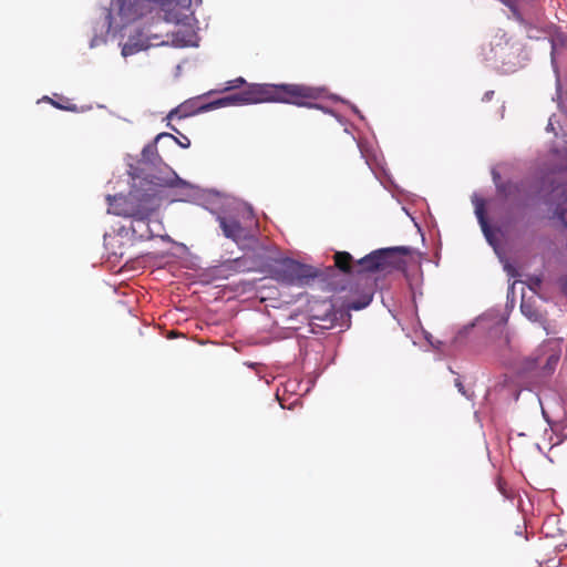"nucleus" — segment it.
<instances>
[{"instance_id": "nucleus-11", "label": "nucleus", "mask_w": 567, "mask_h": 567, "mask_svg": "<svg viewBox=\"0 0 567 567\" xmlns=\"http://www.w3.org/2000/svg\"><path fill=\"white\" fill-rule=\"evenodd\" d=\"M351 259H352V257L349 252L342 251V252L334 254L336 266L344 272L350 271Z\"/></svg>"}, {"instance_id": "nucleus-19", "label": "nucleus", "mask_w": 567, "mask_h": 567, "mask_svg": "<svg viewBox=\"0 0 567 567\" xmlns=\"http://www.w3.org/2000/svg\"><path fill=\"white\" fill-rule=\"evenodd\" d=\"M560 41H561L560 38H557L551 41V62L553 63H554L555 53L557 51L558 42H560Z\"/></svg>"}, {"instance_id": "nucleus-1", "label": "nucleus", "mask_w": 567, "mask_h": 567, "mask_svg": "<svg viewBox=\"0 0 567 567\" xmlns=\"http://www.w3.org/2000/svg\"><path fill=\"white\" fill-rule=\"evenodd\" d=\"M135 179V177H133ZM154 181L140 178L134 181L132 190L127 196H107V213L122 217L133 218L137 223L148 219L161 204L162 188L154 186Z\"/></svg>"}, {"instance_id": "nucleus-22", "label": "nucleus", "mask_w": 567, "mask_h": 567, "mask_svg": "<svg viewBox=\"0 0 567 567\" xmlns=\"http://www.w3.org/2000/svg\"><path fill=\"white\" fill-rule=\"evenodd\" d=\"M505 6L514 8L516 0H501Z\"/></svg>"}, {"instance_id": "nucleus-24", "label": "nucleus", "mask_w": 567, "mask_h": 567, "mask_svg": "<svg viewBox=\"0 0 567 567\" xmlns=\"http://www.w3.org/2000/svg\"><path fill=\"white\" fill-rule=\"evenodd\" d=\"M505 270L509 274V275H513L512 274V268L509 265H505Z\"/></svg>"}, {"instance_id": "nucleus-21", "label": "nucleus", "mask_w": 567, "mask_h": 567, "mask_svg": "<svg viewBox=\"0 0 567 567\" xmlns=\"http://www.w3.org/2000/svg\"><path fill=\"white\" fill-rule=\"evenodd\" d=\"M546 130H547L548 132H555L553 117H550V118H549V122H548V124H547Z\"/></svg>"}, {"instance_id": "nucleus-7", "label": "nucleus", "mask_w": 567, "mask_h": 567, "mask_svg": "<svg viewBox=\"0 0 567 567\" xmlns=\"http://www.w3.org/2000/svg\"><path fill=\"white\" fill-rule=\"evenodd\" d=\"M217 219L225 237L234 241L243 237L244 229L234 216H218Z\"/></svg>"}, {"instance_id": "nucleus-3", "label": "nucleus", "mask_w": 567, "mask_h": 567, "mask_svg": "<svg viewBox=\"0 0 567 567\" xmlns=\"http://www.w3.org/2000/svg\"><path fill=\"white\" fill-rule=\"evenodd\" d=\"M147 3L148 0H112L106 20L101 31H95L90 47L95 48L104 43L106 41L105 34L110 33L112 30L116 31L117 29H122L130 22L136 20L143 14Z\"/></svg>"}, {"instance_id": "nucleus-27", "label": "nucleus", "mask_w": 567, "mask_h": 567, "mask_svg": "<svg viewBox=\"0 0 567 567\" xmlns=\"http://www.w3.org/2000/svg\"><path fill=\"white\" fill-rule=\"evenodd\" d=\"M542 412H543L544 417H547V415H546V411H545L544 409H543V411H542Z\"/></svg>"}, {"instance_id": "nucleus-12", "label": "nucleus", "mask_w": 567, "mask_h": 567, "mask_svg": "<svg viewBox=\"0 0 567 567\" xmlns=\"http://www.w3.org/2000/svg\"><path fill=\"white\" fill-rule=\"evenodd\" d=\"M497 188L498 190L505 196V197H511V196H514L516 193L519 192V187L518 185L516 184H513V183H509L508 185L506 186H499L497 184Z\"/></svg>"}, {"instance_id": "nucleus-10", "label": "nucleus", "mask_w": 567, "mask_h": 567, "mask_svg": "<svg viewBox=\"0 0 567 567\" xmlns=\"http://www.w3.org/2000/svg\"><path fill=\"white\" fill-rule=\"evenodd\" d=\"M520 311L528 320L533 322H542L543 320V311L539 309L537 300L533 298H526L525 295L522 297Z\"/></svg>"}, {"instance_id": "nucleus-23", "label": "nucleus", "mask_w": 567, "mask_h": 567, "mask_svg": "<svg viewBox=\"0 0 567 567\" xmlns=\"http://www.w3.org/2000/svg\"><path fill=\"white\" fill-rule=\"evenodd\" d=\"M493 93H494L493 91L486 92L485 95H484V99L485 100H489L492 97Z\"/></svg>"}, {"instance_id": "nucleus-18", "label": "nucleus", "mask_w": 567, "mask_h": 567, "mask_svg": "<svg viewBox=\"0 0 567 567\" xmlns=\"http://www.w3.org/2000/svg\"><path fill=\"white\" fill-rule=\"evenodd\" d=\"M540 286V279L538 277L529 278L528 287L530 290L536 291V289Z\"/></svg>"}, {"instance_id": "nucleus-6", "label": "nucleus", "mask_w": 567, "mask_h": 567, "mask_svg": "<svg viewBox=\"0 0 567 567\" xmlns=\"http://www.w3.org/2000/svg\"><path fill=\"white\" fill-rule=\"evenodd\" d=\"M395 248H384L375 250L358 261L364 270L373 271L390 264L389 259L394 254Z\"/></svg>"}, {"instance_id": "nucleus-2", "label": "nucleus", "mask_w": 567, "mask_h": 567, "mask_svg": "<svg viewBox=\"0 0 567 567\" xmlns=\"http://www.w3.org/2000/svg\"><path fill=\"white\" fill-rule=\"evenodd\" d=\"M319 96V89L299 84H251L244 92L226 96L229 105H247L262 102H281L306 105L303 100H315Z\"/></svg>"}, {"instance_id": "nucleus-14", "label": "nucleus", "mask_w": 567, "mask_h": 567, "mask_svg": "<svg viewBox=\"0 0 567 567\" xmlns=\"http://www.w3.org/2000/svg\"><path fill=\"white\" fill-rule=\"evenodd\" d=\"M245 83H246V81H245V79H244V78H237V79H235V80H233V81H229V82H228V86H226V87L224 89V91H229V90H231V89H237V87H239V86L244 85Z\"/></svg>"}, {"instance_id": "nucleus-5", "label": "nucleus", "mask_w": 567, "mask_h": 567, "mask_svg": "<svg viewBox=\"0 0 567 567\" xmlns=\"http://www.w3.org/2000/svg\"><path fill=\"white\" fill-rule=\"evenodd\" d=\"M277 280L288 285L302 284L303 280L315 278L317 271L309 266L299 264L291 259L281 260L274 270Z\"/></svg>"}, {"instance_id": "nucleus-13", "label": "nucleus", "mask_w": 567, "mask_h": 567, "mask_svg": "<svg viewBox=\"0 0 567 567\" xmlns=\"http://www.w3.org/2000/svg\"><path fill=\"white\" fill-rule=\"evenodd\" d=\"M225 106H228L226 96L202 106L200 110L206 112V111H212V110L225 107Z\"/></svg>"}, {"instance_id": "nucleus-20", "label": "nucleus", "mask_w": 567, "mask_h": 567, "mask_svg": "<svg viewBox=\"0 0 567 567\" xmlns=\"http://www.w3.org/2000/svg\"><path fill=\"white\" fill-rule=\"evenodd\" d=\"M184 138H185V143H184V141H181V142H179L176 137H174L173 140H174L176 143H179L182 147H185V148H186V147H188V146H189L190 142H189V140H188L187 137H184Z\"/></svg>"}, {"instance_id": "nucleus-9", "label": "nucleus", "mask_w": 567, "mask_h": 567, "mask_svg": "<svg viewBox=\"0 0 567 567\" xmlns=\"http://www.w3.org/2000/svg\"><path fill=\"white\" fill-rule=\"evenodd\" d=\"M473 203L475 206V215L478 219L482 231H483L486 240L488 241V244L494 248L495 252H497L494 234H493L492 229L489 228V226L485 219V216H484L483 200L478 199L477 197H474Z\"/></svg>"}, {"instance_id": "nucleus-26", "label": "nucleus", "mask_w": 567, "mask_h": 567, "mask_svg": "<svg viewBox=\"0 0 567 567\" xmlns=\"http://www.w3.org/2000/svg\"><path fill=\"white\" fill-rule=\"evenodd\" d=\"M497 174L496 173H493V179L495 181V183L497 184Z\"/></svg>"}, {"instance_id": "nucleus-25", "label": "nucleus", "mask_w": 567, "mask_h": 567, "mask_svg": "<svg viewBox=\"0 0 567 567\" xmlns=\"http://www.w3.org/2000/svg\"><path fill=\"white\" fill-rule=\"evenodd\" d=\"M514 70H515V69H513V68H511V66H508V68H504V71H505V72H512V71H514Z\"/></svg>"}, {"instance_id": "nucleus-16", "label": "nucleus", "mask_w": 567, "mask_h": 567, "mask_svg": "<svg viewBox=\"0 0 567 567\" xmlns=\"http://www.w3.org/2000/svg\"><path fill=\"white\" fill-rule=\"evenodd\" d=\"M455 386L457 388L458 392L464 395L467 399H472V395L467 392V390L463 386L462 382L456 379L455 380Z\"/></svg>"}, {"instance_id": "nucleus-4", "label": "nucleus", "mask_w": 567, "mask_h": 567, "mask_svg": "<svg viewBox=\"0 0 567 567\" xmlns=\"http://www.w3.org/2000/svg\"><path fill=\"white\" fill-rule=\"evenodd\" d=\"M162 138H174V136L169 133H161L153 143L145 145L142 151L141 163L155 169L154 173L147 174L144 178L154 181L155 184L153 185L159 188L188 187L189 184L182 179L169 166L164 164L158 156L156 143Z\"/></svg>"}, {"instance_id": "nucleus-15", "label": "nucleus", "mask_w": 567, "mask_h": 567, "mask_svg": "<svg viewBox=\"0 0 567 567\" xmlns=\"http://www.w3.org/2000/svg\"><path fill=\"white\" fill-rule=\"evenodd\" d=\"M370 301H371V297L365 298L363 301L352 302L350 308L353 310H361V309L365 308L370 303Z\"/></svg>"}, {"instance_id": "nucleus-8", "label": "nucleus", "mask_w": 567, "mask_h": 567, "mask_svg": "<svg viewBox=\"0 0 567 567\" xmlns=\"http://www.w3.org/2000/svg\"><path fill=\"white\" fill-rule=\"evenodd\" d=\"M565 197V189L561 187H557L553 190L549 199V210L553 212V216L561 220L567 226V207H565V203L561 202V198Z\"/></svg>"}, {"instance_id": "nucleus-17", "label": "nucleus", "mask_w": 567, "mask_h": 567, "mask_svg": "<svg viewBox=\"0 0 567 567\" xmlns=\"http://www.w3.org/2000/svg\"><path fill=\"white\" fill-rule=\"evenodd\" d=\"M557 361H558V355H556V354H551L548 358L547 363H546V368H547L548 372L553 371V369L556 365Z\"/></svg>"}]
</instances>
